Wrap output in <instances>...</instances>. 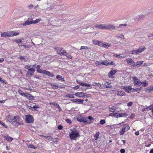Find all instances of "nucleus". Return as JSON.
<instances>
[{
    "label": "nucleus",
    "mask_w": 153,
    "mask_h": 153,
    "mask_svg": "<svg viewBox=\"0 0 153 153\" xmlns=\"http://www.w3.org/2000/svg\"><path fill=\"white\" fill-rule=\"evenodd\" d=\"M94 120L93 117L91 116H89L88 118L84 117H78L77 118V120L80 122H83L85 124H91L93 121L92 120Z\"/></svg>",
    "instance_id": "1"
},
{
    "label": "nucleus",
    "mask_w": 153,
    "mask_h": 153,
    "mask_svg": "<svg viewBox=\"0 0 153 153\" xmlns=\"http://www.w3.org/2000/svg\"><path fill=\"white\" fill-rule=\"evenodd\" d=\"M71 131L69 134V137L71 140H76L77 137H80L79 133V131L77 130L75 128L70 129Z\"/></svg>",
    "instance_id": "2"
},
{
    "label": "nucleus",
    "mask_w": 153,
    "mask_h": 153,
    "mask_svg": "<svg viewBox=\"0 0 153 153\" xmlns=\"http://www.w3.org/2000/svg\"><path fill=\"white\" fill-rule=\"evenodd\" d=\"M55 49L57 53H59L60 55H64L66 56L67 57H72L69 54L66 52V51L65 50H62V49H60V50L59 49H57L56 48Z\"/></svg>",
    "instance_id": "3"
},
{
    "label": "nucleus",
    "mask_w": 153,
    "mask_h": 153,
    "mask_svg": "<svg viewBox=\"0 0 153 153\" xmlns=\"http://www.w3.org/2000/svg\"><path fill=\"white\" fill-rule=\"evenodd\" d=\"M146 49L144 46H142L139 48L138 49L131 51V53L132 54H137L144 51Z\"/></svg>",
    "instance_id": "4"
},
{
    "label": "nucleus",
    "mask_w": 153,
    "mask_h": 153,
    "mask_svg": "<svg viewBox=\"0 0 153 153\" xmlns=\"http://www.w3.org/2000/svg\"><path fill=\"white\" fill-rule=\"evenodd\" d=\"M124 125L123 127L120 131V135H123L126 131H128L130 129V127L127 124L123 125Z\"/></svg>",
    "instance_id": "5"
},
{
    "label": "nucleus",
    "mask_w": 153,
    "mask_h": 153,
    "mask_svg": "<svg viewBox=\"0 0 153 153\" xmlns=\"http://www.w3.org/2000/svg\"><path fill=\"white\" fill-rule=\"evenodd\" d=\"M25 121L27 123H33L34 122V119L31 115H27L25 116Z\"/></svg>",
    "instance_id": "6"
},
{
    "label": "nucleus",
    "mask_w": 153,
    "mask_h": 153,
    "mask_svg": "<svg viewBox=\"0 0 153 153\" xmlns=\"http://www.w3.org/2000/svg\"><path fill=\"white\" fill-rule=\"evenodd\" d=\"M117 71L116 70H114L113 68H112L110 71L108 73V77L111 78L113 79L114 78L113 75H114L117 72Z\"/></svg>",
    "instance_id": "7"
},
{
    "label": "nucleus",
    "mask_w": 153,
    "mask_h": 153,
    "mask_svg": "<svg viewBox=\"0 0 153 153\" xmlns=\"http://www.w3.org/2000/svg\"><path fill=\"white\" fill-rule=\"evenodd\" d=\"M35 70L33 68H30L28 70L26 74L27 77H29L31 76L33 74Z\"/></svg>",
    "instance_id": "8"
},
{
    "label": "nucleus",
    "mask_w": 153,
    "mask_h": 153,
    "mask_svg": "<svg viewBox=\"0 0 153 153\" xmlns=\"http://www.w3.org/2000/svg\"><path fill=\"white\" fill-rule=\"evenodd\" d=\"M21 95L22 96H24L29 100H33L34 98L33 96L27 93H23L21 94Z\"/></svg>",
    "instance_id": "9"
},
{
    "label": "nucleus",
    "mask_w": 153,
    "mask_h": 153,
    "mask_svg": "<svg viewBox=\"0 0 153 153\" xmlns=\"http://www.w3.org/2000/svg\"><path fill=\"white\" fill-rule=\"evenodd\" d=\"M75 95L76 97H88L87 95H85V93L83 92H77L75 94Z\"/></svg>",
    "instance_id": "10"
},
{
    "label": "nucleus",
    "mask_w": 153,
    "mask_h": 153,
    "mask_svg": "<svg viewBox=\"0 0 153 153\" xmlns=\"http://www.w3.org/2000/svg\"><path fill=\"white\" fill-rule=\"evenodd\" d=\"M126 61L127 63L129 65H131L132 66H134L135 65V62H134V61L131 58H127L126 59Z\"/></svg>",
    "instance_id": "11"
},
{
    "label": "nucleus",
    "mask_w": 153,
    "mask_h": 153,
    "mask_svg": "<svg viewBox=\"0 0 153 153\" xmlns=\"http://www.w3.org/2000/svg\"><path fill=\"white\" fill-rule=\"evenodd\" d=\"M95 28L103 29H106V24L96 25H94Z\"/></svg>",
    "instance_id": "12"
},
{
    "label": "nucleus",
    "mask_w": 153,
    "mask_h": 153,
    "mask_svg": "<svg viewBox=\"0 0 153 153\" xmlns=\"http://www.w3.org/2000/svg\"><path fill=\"white\" fill-rule=\"evenodd\" d=\"M13 121L12 122V125L16 126L17 124V122H18L19 120V117L17 116H15L13 117Z\"/></svg>",
    "instance_id": "13"
},
{
    "label": "nucleus",
    "mask_w": 153,
    "mask_h": 153,
    "mask_svg": "<svg viewBox=\"0 0 153 153\" xmlns=\"http://www.w3.org/2000/svg\"><path fill=\"white\" fill-rule=\"evenodd\" d=\"M116 29V28L113 25L110 24H106V29L114 30Z\"/></svg>",
    "instance_id": "14"
},
{
    "label": "nucleus",
    "mask_w": 153,
    "mask_h": 153,
    "mask_svg": "<svg viewBox=\"0 0 153 153\" xmlns=\"http://www.w3.org/2000/svg\"><path fill=\"white\" fill-rule=\"evenodd\" d=\"M123 88L125 89V91L128 93H130L131 92L132 88H131V86L129 85L128 86H125L123 87Z\"/></svg>",
    "instance_id": "15"
},
{
    "label": "nucleus",
    "mask_w": 153,
    "mask_h": 153,
    "mask_svg": "<svg viewBox=\"0 0 153 153\" xmlns=\"http://www.w3.org/2000/svg\"><path fill=\"white\" fill-rule=\"evenodd\" d=\"M127 25L126 24H120L119 25V26L116 27V30H122L123 29H125V26Z\"/></svg>",
    "instance_id": "16"
},
{
    "label": "nucleus",
    "mask_w": 153,
    "mask_h": 153,
    "mask_svg": "<svg viewBox=\"0 0 153 153\" xmlns=\"http://www.w3.org/2000/svg\"><path fill=\"white\" fill-rule=\"evenodd\" d=\"M71 100L75 103L81 104H82L84 101V100H83L78 99H73Z\"/></svg>",
    "instance_id": "17"
},
{
    "label": "nucleus",
    "mask_w": 153,
    "mask_h": 153,
    "mask_svg": "<svg viewBox=\"0 0 153 153\" xmlns=\"http://www.w3.org/2000/svg\"><path fill=\"white\" fill-rule=\"evenodd\" d=\"M105 56H106L105 57H107V56H115V57H118L119 56L117 54H114V53H112L111 52H107L105 53Z\"/></svg>",
    "instance_id": "18"
},
{
    "label": "nucleus",
    "mask_w": 153,
    "mask_h": 153,
    "mask_svg": "<svg viewBox=\"0 0 153 153\" xmlns=\"http://www.w3.org/2000/svg\"><path fill=\"white\" fill-rule=\"evenodd\" d=\"M27 107L29 109H31L32 111H37L36 108H38L39 107L36 105H34L33 107L30 106L28 105H27Z\"/></svg>",
    "instance_id": "19"
},
{
    "label": "nucleus",
    "mask_w": 153,
    "mask_h": 153,
    "mask_svg": "<svg viewBox=\"0 0 153 153\" xmlns=\"http://www.w3.org/2000/svg\"><path fill=\"white\" fill-rule=\"evenodd\" d=\"M13 116L8 115L7 116L6 118L7 120L12 124V122L13 121Z\"/></svg>",
    "instance_id": "20"
},
{
    "label": "nucleus",
    "mask_w": 153,
    "mask_h": 153,
    "mask_svg": "<svg viewBox=\"0 0 153 153\" xmlns=\"http://www.w3.org/2000/svg\"><path fill=\"white\" fill-rule=\"evenodd\" d=\"M44 74H45L46 75H47L48 76L51 77H53L54 76V75L53 74L51 73L50 72L46 70H45V71H44Z\"/></svg>",
    "instance_id": "21"
},
{
    "label": "nucleus",
    "mask_w": 153,
    "mask_h": 153,
    "mask_svg": "<svg viewBox=\"0 0 153 153\" xmlns=\"http://www.w3.org/2000/svg\"><path fill=\"white\" fill-rule=\"evenodd\" d=\"M128 114L126 113H118V118L119 117H126L127 116H128Z\"/></svg>",
    "instance_id": "22"
},
{
    "label": "nucleus",
    "mask_w": 153,
    "mask_h": 153,
    "mask_svg": "<svg viewBox=\"0 0 153 153\" xmlns=\"http://www.w3.org/2000/svg\"><path fill=\"white\" fill-rule=\"evenodd\" d=\"M4 138L6 139L7 140L9 141H11L13 140V138L8 136V135L4 136Z\"/></svg>",
    "instance_id": "23"
},
{
    "label": "nucleus",
    "mask_w": 153,
    "mask_h": 153,
    "mask_svg": "<svg viewBox=\"0 0 153 153\" xmlns=\"http://www.w3.org/2000/svg\"><path fill=\"white\" fill-rule=\"evenodd\" d=\"M10 37L11 36H14L18 35L19 34V33L15 32H12L10 33Z\"/></svg>",
    "instance_id": "24"
},
{
    "label": "nucleus",
    "mask_w": 153,
    "mask_h": 153,
    "mask_svg": "<svg viewBox=\"0 0 153 153\" xmlns=\"http://www.w3.org/2000/svg\"><path fill=\"white\" fill-rule=\"evenodd\" d=\"M111 83H110L108 82L105 83L104 85L105 86V88H110L111 87Z\"/></svg>",
    "instance_id": "25"
},
{
    "label": "nucleus",
    "mask_w": 153,
    "mask_h": 153,
    "mask_svg": "<svg viewBox=\"0 0 153 153\" xmlns=\"http://www.w3.org/2000/svg\"><path fill=\"white\" fill-rule=\"evenodd\" d=\"M1 36L2 37H6L7 36L10 37V34H8L7 32H4L1 34Z\"/></svg>",
    "instance_id": "26"
},
{
    "label": "nucleus",
    "mask_w": 153,
    "mask_h": 153,
    "mask_svg": "<svg viewBox=\"0 0 153 153\" xmlns=\"http://www.w3.org/2000/svg\"><path fill=\"white\" fill-rule=\"evenodd\" d=\"M117 94L118 96H123L125 95V92L120 91H118L117 93Z\"/></svg>",
    "instance_id": "27"
},
{
    "label": "nucleus",
    "mask_w": 153,
    "mask_h": 153,
    "mask_svg": "<svg viewBox=\"0 0 153 153\" xmlns=\"http://www.w3.org/2000/svg\"><path fill=\"white\" fill-rule=\"evenodd\" d=\"M56 78L59 80H61L62 81H64V78L62 77V76L60 75H57L56 76Z\"/></svg>",
    "instance_id": "28"
},
{
    "label": "nucleus",
    "mask_w": 153,
    "mask_h": 153,
    "mask_svg": "<svg viewBox=\"0 0 153 153\" xmlns=\"http://www.w3.org/2000/svg\"><path fill=\"white\" fill-rule=\"evenodd\" d=\"M109 115L111 116L114 117L118 118V113H111L109 114Z\"/></svg>",
    "instance_id": "29"
},
{
    "label": "nucleus",
    "mask_w": 153,
    "mask_h": 153,
    "mask_svg": "<svg viewBox=\"0 0 153 153\" xmlns=\"http://www.w3.org/2000/svg\"><path fill=\"white\" fill-rule=\"evenodd\" d=\"M133 79L134 80V84H136V83H137V82L139 81V80H140L137 78L135 76H134L133 77Z\"/></svg>",
    "instance_id": "30"
},
{
    "label": "nucleus",
    "mask_w": 153,
    "mask_h": 153,
    "mask_svg": "<svg viewBox=\"0 0 153 153\" xmlns=\"http://www.w3.org/2000/svg\"><path fill=\"white\" fill-rule=\"evenodd\" d=\"M111 46V45L109 44L105 43H103V47L106 48H108V47Z\"/></svg>",
    "instance_id": "31"
},
{
    "label": "nucleus",
    "mask_w": 153,
    "mask_h": 153,
    "mask_svg": "<svg viewBox=\"0 0 153 153\" xmlns=\"http://www.w3.org/2000/svg\"><path fill=\"white\" fill-rule=\"evenodd\" d=\"M30 21H28V20L26 21L25 23L23 24V26H26L27 25H29L31 24V23H30Z\"/></svg>",
    "instance_id": "32"
},
{
    "label": "nucleus",
    "mask_w": 153,
    "mask_h": 153,
    "mask_svg": "<svg viewBox=\"0 0 153 153\" xmlns=\"http://www.w3.org/2000/svg\"><path fill=\"white\" fill-rule=\"evenodd\" d=\"M100 133L99 132H97L94 135V139L95 140H97L99 138V135Z\"/></svg>",
    "instance_id": "33"
},
{
    "label": "nucleus",
    "mask_w": 153,
    "mask_h": 153,
    "mask_svg": "<svg viewBox=\"0 0 153 153\" xmlns=\"http://www.w3.org/2000/svg\"><path fill=\"white\" fill-rule=\"evenodd\" d=\"M65 97H68L71 98H74V95L72 94H68Z\"/></svg>",
    "instance_id": "34"
},
{
    "label": "nucleus",
    "mask_w": 153,
    "mask_h": 153,
    "mask_svg": "<svg viewBox=\"0 0 153 153\" xmlns=\"http://www.w3.org/2000/svg\"><path fill=\"white\" fill-rule=\"evenodd\" d=\"M27 146L29 148H32L34 149H35L36 148V147L34 146L33 144H29Z\"/></svg>",
    "instance_id": "35"
},
{
    "label": "nucleus",
    "mask_w": 153,
    "mask_h": 153,
    "mask_svg": "<svg viewBox=\"0 0 153 153\" xmlns=\"http://www.w3.org/2000/svg\"><path fill=\"white\" fill-rule=\"evenodd\" d=\"M45 70L41 69L40 68L37 69V72L38 73H43L44 74V71Z\"/></svg>",
    "instance_id": "36"
},
{
    "label": "nucleus",
    "mask_w": 153,
    "mask_h": 153,
    "mask_svg": "<svg viewBox=\"0 0 153 153\" xmlns=\"http://www.w3.org/2000/svg\"><path fill=\"white\" fill-rule=\"evenodd\" d=\"M51 86H52L51 88L53 89H56L59 87V85H53V84L51 85Z\"/></svg>",
    "instance_id": "37"
},
{
    "label": "nucleus",
    "mask_w": 153,
    "mask_h": 153,
    "mask_svg": "<svg viewBox=\"0 0 153 153\" xmlns=\"http://www.w3.org/2000/svg\"><path fill=\"white\" fill-rule=\"evenodd\" d=\"M33 18L32 16L30 17L27 19V20H28V21H30V23H31V24H33Z\"/></svg>",
    "instance_id": "38"
},
{
    "label": "nucleus",
    "mask_w": 153,
    "mask_h": 153,
    "mask_svg": "<svg viewBox=\"0 0 153 153\" xmlns=\"http://www.w3.org/2000/svg\"><path fill=\"white\" fill-rule=\"evenodd\" d=\"M143 61H137L136 62V66H140L143 63Z\"/></svg>",
    "instance_id": "39"
},
{
    "label": "nucleus",
    "mask_w": 153,
    "mask_h": 153,
    "mask_svg": "<svg viewBox=\"0 0 153 153\" xmlns=\"http://www.w3.org/2000/svg\"><path fill=\"white\" fill-rule=\"evenodd\" d=\"M89 49L88 47L87 46H82L81 47L80 49V50H83V49H85V50H88V49Z\"/></svg>",
    "instance_id": "40"
},
{
    "label": "nucleus",
    "mask_w": 153,
    "mask_h": 153,
    "mask_svg": "<svg viewBox=\"0 0 153 153\" xmlns=\"http://www.w3.org/2000/svg\"><path fill=\"white\" fill-rule=\"evenodd\" d=\"M40 20L41 19H37L33 21V24H36L40 22Z\"/></svg>",
    "instance_id": "41"
},
{
    "label": "nucleus",
    "mask_w": 153,
    "mask_h": 153,
    "mask_svg": "<svg viewBox=\"0 0 153 153\" xmlns=\"http://www.w3.org/2000/svg\"><path fill=\"white\" fill-rule=\"evenodd\" d=\"M76 82H77V83L78 84L81 85V86H83V85L84 83L82 82H81L80 80H76Z\"/></svg>",
    "instance_id": "42"
},
{
    "label": "nucleus",
    "mask_w": 153,
    "mask_h": 153,
    "mask_svg": "<svg viewBox=\"0 0 153 153\" xmlns=\"http://www.w3.org/2000/svg\"><path fill=\"white\" fill-rule=\"evenodd\" d=\"M14 41L16 42V43H22V40L20 39H15L14 40Z\"/></svg>",
    "instance_id": "43"
},
{
    "label": "nucleus",
    "mask_w": 153,
    "mask_h": 153,
    "mask_svg": "<svg viewBox=\"0 0 153 153\" xmlns=\"http://www.w3.org/2000/svg\"><path fill=\"white\" fill-rule=\"evenodd\" d=\"M99 41L96 40H93V43L94 44L97 45L98 44Z\"/></svg>",
    "instance_id": "44"
},
{
    "label": "nucleus",
    "mask_w": 153,
    "mask_h": 153,
    "mask_svg": "<svg viewBox=\"0 0 153 153\" xmlns=\"http://www.w3.org/2000/svg\"><path fill=\"white\" fill-rule=\"evenodd\" d=\"M83 86L89 87H90V88H92V87L91 86V85L90 84L87 83H83Z\"/></svg>",
    "instance_id": "45"
},
{
    "label": "nucleus",
    "mask_w": 153,
    "mask_h": 153,
    "mask_svg": "<svg viewBox=\"0 0 153 153\" xmlns=\"http://www.w3.org/2000/svg\"><path fill=\"white\" fill-rule=\"evenodd\" d=\"M142 83V82H141L140 80H139V81L137 83H136V84H134L135 85H138L139 86H140V85Z\"/></svg>",
    "instance_id": "46"
},
{
    "label": "nucleus",
    "mask_w": 153,
    "mask_h": 153,
    "mask_svg": "<svg viewBox=\"0 0 153 153\" xmlns=\"http://www.w3.org/2000/svg\"><path fill=\"white\" fill-rule=\"evenodd\" d=\"M109 110L110 111L113 112L115 110V108L114 107L111 108H109Z\"/></svg>",
    "instance_id": "47"
},
{
    "label": "nucleus",
    "mask_w": 153,
    "mask_h": 153,
    "mask_svg": "<svg viewBox=\"0 0 153 153\" xmlns=\"http://www.w3.org/2000/svg\"><path fill=\"white\" fill-rule=\"evenodd\" d=\"M109 62L106 61L104 62H102V65H109Z\"/></svg>",
    "instance_id": "48"
},
{
    "label": "nucleus",
    "mask_w": 153,
    "mask_h": 153,
    "mask_svg": "<svg viewBox=\"0 0 153 153\" xmlns=\"http://www.w3.org/2000/svg\"><path fill=\"white\" fill-rule=\"evenodd\" d=\"M100 123L101 125H103L105 123V120H101L100 121Z\"/></svg>",
    "instance_id": "49"
},
{
    "label": "nucleus",
    "mask_w": 153,
    "mask_h": 153,
    "mask_svg": "<svg viewBox=\"0 0 153 153\" xmlns=\"http://www.w3.org/2000/svg\"><path fill=\"white\" fill-rule=\"evenodd\" d=\"M146 108H147V111L152 110L153 109V108L152 107V106L151 105H150L149 106L146 107Z\"/></svg>",
    "instance_id": "50"
},
{
    "label": "nucleus",
    "mask_w": 153,
    "mask_h": 153,
    "mask_svg": "<svg viewBox=\"0 0 153 153\" xmlns=\"http://www.w3.org/2000/svg\"><path fill=\"white\" fill-rule=\"evenodd\" d=\"M22 61L27 62L28 61V58H20Z\"/></svg>",
    "instance_id": "51"
},
{
    "label": "nucleus",
    "mask_w": 153,
    "mask_h": 153,
    "mask_svg": "<svg viewBox=\"0 0 153 153\" xmlns=\"http://www.w3.org/2000/svg\"><path fill=\"white\" fill-rule=\"evenodd\" d=\"M65 121H66L69 124H71L72 123V122L71 121V120L69 119H66L65 120Z\"/></svg>",
    "instance_id": "52"
},
{
    "label": "nucleus",
    "mask_w": 153,
    "mask_h": 153,
    "mask_svg": "<svg viewBox=\"0 0 153 153\" xmlns=\"http://www.w3.org/2000/svg\"><path fill=\"white\" fill-rule=\"evenodd\" d=\"M23 47L25 48H30L31 47V45H23Z\"/></svg>",
    "instance_id": "53"
},
{
    "label": "nucleus",
    "mask_w": 153,
    "mask_h": 153,
    "mask_svg": "<svg viewBox=\"0 0 153 153\" xmlns=\"http://www.w3.org/2000/svg\"><path fill=\"white\" fill-rule=\"evenodd\" d=\"M56 108H58L59 109V112H60L61 111V110H62L61 107L59 106V105L58 104H56Z\"/></svg>",
    "instance_id": "54"
},
{
    "label": "nucleus",
    "mask_w": 153,
    "mask_h": 153,
    "mask_svg": "<svg viewBox=\"0 0 153 153\" xmlns=\"http://www.w3.org/2000/svg\"><path fill=\"white\" fill-rule=\"evenodd\" d=\"M1 123L0 124L5 127L6 128H7L8 127V126L5 125L3 122L1 121Z\"/></svg>",
    "instance_id": "55"
},
{
    "label": "nucleus",
    "mask_w": 153,
    "mask_h": 153,
    "mask_svg": "<svg viewBox=\"0 0 153 153\" xmlns=\"http://www.w3.org/2000/svg\"><path fill=\"white\" fill-rule=\"evenodd\" d=\"M80 87V86L79 85L75 86L73 88V90H77Z\"/></svg>",
    "instance_id": "56"
},
{
    "label": "nucleus",
    "mask_w": 153,
    "mask_h": 153,
    "mask_svg": "<svg viewBox=\"0 0 153 153\" xmlns=\"http://www.w3.org/2000/svg\"><path fill=\"white\" fill-rule=\"evenodd\" d=\"M102 62H97L95 63V64H96V65H97V66H98V65H102Z\"/></svg>",
    "instance_id": "57"
},
{
    "label": "nucleus",
    "mask_w": 153,
    "mask_h": 153,
    "mask_svg": "<svg viewBox=\"0 0 153 153\" xmlns=\"http://www.w3.org/2000/svg\"><path fill=\"white\" fill-rule=\"evenodd\" d=\"M100 46H102L103 47V43L99 41L98 44V45Z\"/></svg>",
    "instance_id": "58"
},
{
    "label": "nucleus",
    "mask_w": 153,
    "mask_h": 153,
    "mask_svg": "<svg viewBox=\"0 0 153 153\" xmlns=\"http://www.w3.org/2000/svg\"><path fill=\"white\" fill-rule=\"evenodd\" d=\"M97 85L98 86V87H100L101 86V85L100 84V83H95V85H94V86H95V85Z\"/></svg>",
    "instance_id": "59"
},
{
    "label": "nucleus",
    "mask_w": 153,
    "mask_h": 153,
    "mask_svg": "<svg viewBox=\"0 0 153 153\" xmlns=\"http://www.w3.org/2000/svg\"><path fill=\"white\" fill-rule=\"evenodd\" d=\"M57 128L59 130H61L63 128V126L61 125H59L58 126Z\"/></svg>",
    "instance_id": "60"
},
{
    "label": "nucleus",
    "mask_w": 153,
    "mask_h": 153,
    "mask_svg": "<svg viewBox=\"0 0 153 153\" xmlns=\"http://www.w3.org/2000/svg\"><path fill=\"white\" fill-rule=\"evenodd\" d=\"M47 139H48V140H52V139L53 138L52 137H51L50 136H47Z\"/></svg>",
    "instance_id": "61"
},
{
    "label": "nucleus",
    "mask_w": 153,
    "mask_h": 153,
    "mask_svg": "<svg viewBox=\"0 0 153 153\" xmlns=\"http://www.w3.org/2000/svg\"><path fill=\"white\" fill-rule=\"evenodd\" d=\"M148 90L149 91H153V86H151L148 89Z\"/></svg>",
    "instance_id": "62"
},
{
    "label": "nucleus",
    "mask_w": 153,
    "mask_h": 153,
    "mask_svg": "<svg viewBox=\"0 0 153 153\" xmlns=\"http://www.w3.org/2000/svg\"><path fill=\"white\" fill-rule=\"evenodd\" d=\"M133 104V103L131 102H129L127 104V105L128 106H131Z\"/></svg>",
    "instance_id": "63"
},
{
    "label": "nucleus",
    "mask_w": 153,
    "mask_h": 153,
    "mask_svg": "<svg viewBox=\"0 0 153 153\" xmlns=\"http://www.w3.org/2000/svg\"><path fill=\"white\" fill-rule=\"evenodd\" d=\"M120 151L121 153H124L125 152V150L124 149H121L120 150Z\"/></svg>",
    "instance_id": "64"
}]
</instances>
